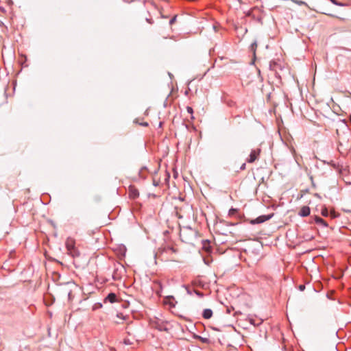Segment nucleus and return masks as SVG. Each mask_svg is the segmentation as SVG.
<instances>
[{
  "mask_svg": "<svg viewBox=\"0 0 351 351\" xmlns=\"http://www.w3.org/2000/svg\"><path fill=\"white\" fill-rule=\"evenodd\" d=\"M65 244L68 254H69L73 257L78 256L80 255V252L75 246V241L74 239L71 238H68L66 241Z\"/></svg>",
  "mask_w": 351,
  "mask_h": 351,
  "instance_id": "1",
  "label": "nucleus"
},
{
  "mask_svg": "<svg viewBox=\"0 0 351 351\" xmlns=\"http://www.w3.org/2000/svg\"><path fill=\"white\" fill-rule=\"evenodd\" d=\"M261 149L260 148H256L255 149H252L249 156V158L247 159V162L249 163H252L255 160H256L261 154Z\"/></svg>",
  "mask_w": 351,
  "mask_h": 351,
  "instance_id": "2",
  "label": "nucleus"
},
{
  "mask_svg": "<svg viewBox=\"0 0 351 351\" xmlns=\"http://www.w3.org/2000/svg\"><path fill=\"white\" fill-rule=\"evenodd\" d=\"M129 197L132 199H136L138 197V191L133 186H130L128 189Z\"/></svg>",
  "mask_w": 351,
  "mask_h": 351,
  "instance_id": "3",
  "label": "nucleus"
},
{
  "mask_svg": "<svg viewBox=\"0 0 351 351\" xmlns=\"http://www.w3.org/2000/svg\"><path fill=\"white\" fill-rule=\"evenodd\" d=\"M270 218H271L270 215H269V216L262 215V216H260V217H257L255 219L252 220L251 221V223L252 224H255V223H263L265 221L269 219Z\"/></svg>",
  "mask_w": 351,
  "mask_h": 351,
  "instance_id": "4",
  "label": "nucleus"
},
{
  "mask_svg": "<svg viewBox=\"0 0 351 351\" xmlns=\"http://www.w3.org/2000/svg\"><path fill=\"white\" fill-rule=\"evenodd\" d=\"M310 214V208L308 206H302L299 212V215L302 217H306Z\"/></svg>",
  "mask_w": 351,
  "mask_h": 351,
  "instance_id": "5",
  "label": "nucleus"
},
{
  "mask_svg": "<svg viewBox=\"0 0 351 351\" xmlns=\"http://www.w3.org/2000/svg\"><path fill=\"white\" fill-rule=\"evenodd\" d=\"M106 300H108L110 303H113L117 300V295L115 293H110L108 295Z\"/></svg>",
  "mask_w": 351,
  "mask_h": 351,
  "instance_id": "6",
  "label": "nucleus"
},
{
  "mask_svg": "<svg viewBox=\"0 0 351 351\" xmlns=\"http://www.w3.org/2000/svg\"><path fill=\"white\" fill-rule=\"evenodd\" d=\"M213 315V311L210 309H205L203 312V317L205 319H210Z\"/></svg>",
  "mask_w": 351,
  "mask_h": 351,
  "instance_id": "7",
  "label": "nucleus"
},
{
  "mask_svg": "<svg viewBox=\"0 0 351 351\" xmlns=\"http://www.w3.org/2000/svg\"><path fill=\"white\" fill-rule=\"evenodd\" d=\"M315 222L317 223L322 224L324 226H328L326 222L323 219H322L319 217L316 216L315 218Z\"/></svg>",
  "mask_w": 351,
  "mask_h": 351,
  "instance_id": "8",
  "label": "nucleus"
},
{
  "mask_svg": "<svg viewBox=\"0 0 351 351\" xmlns=\"http://www.w3.org/2000/svg\"><path fill=\"white\" fill-rule=\"evenodd\" d=\"M186 111L191 115V119H194V117L193 116V110L191 107L187 106L186 107Z\"/></svg>",
  "mask_w": 351,
  "mask_h": 351,
  "instance_id": "9",
  "label": "nucleus"
},
{
  "mask_svg": "<svg viewBox=\"0 0 351 351\" xmlns=\"http://www.w3.org/2000/svg\"><path fill=\"white\" fill-rule=\"evenodd\" d=\"M171 300H174L173 296L167 297L165 299V302H169L171 306H174V304H173V302L171 301Z\"/></svg>",
  "mask_w": 351,
  "mask_h": 351,
  "instance_id": "10",
  "label": "nucleus"
},
{
  "mask_svg": "<svg viewBox=\"0 0 351 351\" xmlns=\"http://www.w3.org/2000/svg\"><path fill=\"white\" fill-rule=\"evenodd\" d=\"M256 48H257V43H256V42H254L253 43H252V45H251V49H252V51H254V53H255Z\"/></svg>",
  "mask_w": 351,
  "mask_h": 351,
  "instance_id": "11",
  "label": "nucleus"
},
{
  "mask_svg": "<svg viewBox=\"0 0 351 351\" xmlns=\"http://www.w3.org/2000/svg\"><path fill=\"white\" fill-rule=\"evenodd\" d=\"M124 343L126 345H132L133 344V342L128 338H125L124 339Z\"/></svg>",
  "mask_w": 351,
  "mask_h": 351,
  "instance_id": "12",
  "label": "nucleus"
},
{
  "mask_svg": "<svg viewBox=\"0 0 351 351\" xmlns=\"http://www.w3.org/2000/svg\"><path fill=\"white\" fill-rule=\"evenodd\" d=\"M322 215L323 216H327L328 215V210L326 208H324L322 210Z\"/></svg>",
  "mask_w": 351,
  "mask_h": 351,
  "instance_id": "13",
  "label": "nucleus"
},
{
  "mask_svg": "<svg viewBox=\"0 0 351 351\" xmlns=\"http://www.w3.org/2000/svg\"><path fill=\"white\" fill-rule=\"evenodd\" d=\"M177 15H175L169 21L170 25H173L176 21Z\"/></svg>",
  "mask_w": 351,
  "mask_h": 351,
  "instance_id": "14",
  "label": "nucleus"
},
{
  "mask_svg": "<svg viewBox=\"0 0 351 351\" xmlns=\"http://www.w3.org/2000/svg\"><path fill=\"white\" fill-rule=\"evenodd\" d=\"M199 339H201V341H203V342H207L208 341V339H206V338H202L201 337H199Z\"/></svg>",
  "mask_w": 351,
  "mask_h": 351,
  "instance_id": "15",
  "label": "nucleus"
},
{
  "mask_svg": "<svg viewBox=\"0 0 351 351\" xmlns=\"http://www.w3.org/2000/svg\"><path fill=\"white\" fill-rule=\"evenodd\" d=\"M240 169L241 170H244L245 169V163H243L242 165L241 166Z\"/></svg>",
  "mask_w": 351,
  "mask_h": 351,
  "instance_id": "16",
  "label": "nucleus"
},
{
  "mask_svg": "<svg viewBox=\"0 0 351 351\" xmlns=\"http://www.w3.org/2000/svg\"><path fill=\"white\" fill-rule=\"evenodd\" d=\"M146 21H147L149 24H152V23H153V21H152V19H146Z\"/></svg>",
  "mask_w": 351,
  "mask_h": 351,
  "instance_id": "17",
  "label": "nucleus"
},
{
  "mask_svg": "<svg viewBox=\"0 0 351 351\" xmlns=\"http://www.w3.org/2000/svg\"><path fill=\"white\" fill-rule=\"evenodd\" d=\"M304 285H300L299 287V289L301 290V291H303L304 289Z\"/></svg>",
  "mask_w": 351,
  "mask_h": 351,
  "instance_id": "18",
  "label": "nucleus"
},
{
  "mask_svg": "<svg viewBox=\"0 0 351 351\" xmlns=\"http://www.w3.org/2000/svg\"><path fill=\"white\" fill-rule=\"evenodd\" d=\"M332 3L337 5L336 0H330Z\"/></svg>",
  "mask_w": 351,
  "mask_h": 351,
  "instance_id": "19",
  "label": "nucleus"
},
{
  "mask_svg": "<svg viewBox=\"0 0 351 351\" xmlns=\"http://www.w3.org/2000/svg\"><path fill=\"white\" fill-rule=\"evenodd\" d=\"M117 317L121 319H123V317L121 315V317L118 314Z\"/></svg>",
  "mask_w": 351,
  "mask_h": 351,
  "instance_id": "20",
  "label": "nucleus"
},
{
  "mask_svg": "<svg viewBox=\"0 0 351 351\" xmlns=\"http://www.w3.org/2000/svg\"><path fill=\"white\" fill-rule=\"evenodd\" d=\"M234 211H235V210H234V209H231V210H230V213H231V214H232V213H233Z\"/></svg>",
  "mask_w": 351,
  "mask_h": 351,
  "instance_id": "21",
  "label": "nucleus"
},
{
  "mask_svg": "<svg viewBox=\"0 0 351 351\" xmlns=\"http://www.w3.org/2000/svg\"><path fill=\"white\" fill-rule=\"evenodd\" d=\"M115 323H116V324H120V319L116 320V321H115Z\"/></svg>",
  "mask_w": 351,
  "mask_h": 351,
  "instance_id": "22",
  "label": "nucleus"
},
{
  "mask_svg": "<svg viewBox=\"0 0 351 351\" xmlns=\"http://www.w3.org/2000/svg\"><path fill=\"white\" fill-rule=\"evenodd\" d=\"M115 323H116V324H120V319L116 320V321H115Z\"/></svg>",
  "mask_w": 351,
  "mask_h": 351,
  "instance_id": "23",
  "label": "nucleus"
},
{
  "mask_svg": "<svg viewBox=\"0 0 351 351\" xmlns=\"http://www.w3.org/2000/svg\"><path fill=\"white\" fill-rule=\"evenodd\" d=\"M331 215H332V217H335V215L334 213H331Z\"/></svg>",
  "mask_w": 351,
  "mask_h": 351,
  "instance_id": "24",
  "label": "nucleus"
},
{
  "mask_svg": "<svg viewBox=\"0 0 351 351\" xmlns=\"http://www.w3.org/2000/svg\"><path fill=\"white\" fill-rule=\"evenodd\" d=\"M142 125H145V126H147V123H142Z\"/></svg>",
  "mask_w": 351,
  "mask_h": 351,
  "instance_id": "25",
  "label": "nucleus"
},
{
  "mask_svg": "<svg viewBox=\"0 0 351 351\" xmlns=\"http://www.w3.org/2000/svg\"><path fill=\"white\" fill-rule=\"evenodd\" d=\"M128 334L129 335H131V333H130V331H128Z\"/></svg>",
  "mask_w": 351,
  "mask_h": 351,
  "instance_id": "26",
  "label": "nucleus"
}]
</instances>
